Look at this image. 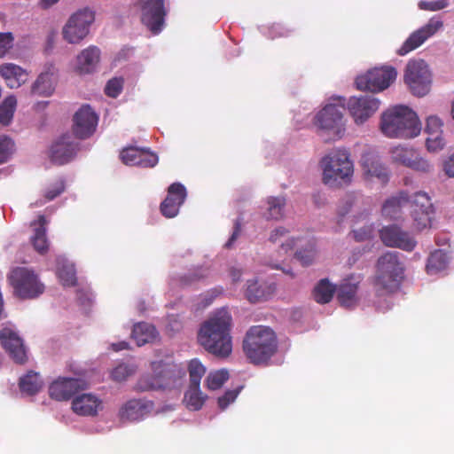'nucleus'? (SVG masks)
Masks as SVG:
<instances>
[{
    "mask_svg": "<svg viewBox=\"0 0 454 454\" xmlns=\"http://www.w3.org/2000/svg\"><path fill=\"white\" fill-rule=\"evenodd\" d=\"M231 317L226 309L217 311L205 321L199 331L198 341L209 353L227 357L232 350L230 335Z\"/></svg>",
    "mask_w": 454,
    "mask_h": 454,
    "instance_id": "f257e3e1",
    "label": "nucleus"
},
{
    "mask_svg": "<svg viewBox=\"0 0 454 454\" xmlns=\"http://www.w3.org/2000/svg\"><path fill=\"white\" fill-rule=\"evenodd\" d=\"M242 348L250 363L265 364L278 350L276 333L268 326H251L243 340Z\"/></svg>",
    "mask_w": 454,
    "mask_h": 454,
    "instance_id": "f03ea898",
    "label": "nucleus"
},
{
    "mask_svg": "<svg viewBox=\"0 0 454 454\" xmlns=\"http://www.w3.org/2000/svg\"><path fill=\"white\" fill-rule=\"evenodd\" d=\"M380 128L389 138H412L421 130L417 114L407 106H395L381 114Z\"/></svg>",
    "mask_w": 454,
    "mask_h": 454,
    "instance_id": "7ed1b4c3",
    "label": "nucleus"
},
{
    "mask_svg": "<svg viewBox=\"0 0 454 454\" xmlns=\"http://www.w3.org/2000/svg\"><path fill=\"white\" fill-rule=\"evenodd\" d=\"M404 264L398 252H387L377 261L374 287L378 295L391 294L399 289L404 278Z\"/></svg>",
    "mask_w": 454,
    "mask_h": 454,
    "instance_id": "20e7f679",
    "label": "nucleus"
},
{
    "mask_svg": "<svg viewBox=\"0 0 454 454\" xmlns=\"http://www.w3.org/2000/svg\"><path fill=\"white\" fill-rule=\"evenodd\" d=\"M320 165L325 184L338 187L351 182L354 173L353 163L345 150H336L325 156Z\"/></svg>",
    "mask_w": 454,
    "mask_h": 454,
    "instance_id": "39448f33",
    "label": "nucleus"
},
{
    "mask_svg": "<svg viewBox=\"0 0 454 454\" xmlns=\"http://www.w3.org/2000/svg\"><path fill=\"white\" fill-rule=\"evenodd\" d=\"M153 374H145L137 380L135 390L146 392L168 387L184 372L174 363L154 361L151 364Z\"/></svg>",
    "mask_w": 454,
    "mask_h": 454,
    "instance_id": "423d86ee",
    "label": "nucleus"
},
{
    "mask_svg": "<svg viewBox=\"0 0 454 454\" xmlns=\"http://www.w3.org/2000/svg\"><path fill=\"white\" fill-rule=\"evenodd\" d=\"M403 80L415 96L423 97L430 91L432 74L423 59L410 60L407 63Z\"/></svg>",
    "mask_w": 454,
    "mask_h": 454,
    "instance_id": "0eeeda50",
    "label": "nucleus"
},
{
    "mask_svg": "<svg viewBox=\"0 0 454 454\" xmlns=\"http://www.w3.org/2000/svg\"><path fill=\"white\" fill-rule=\"evenodd\" d=\"M94 20L95 13L90 9L78 10L70 16L62 28L64 40L71 44L80 43L89 35Z\"/></svg>",
    "mask_w": 454,
    "mask_h": 454,
    "instance_id": "6e6552de",
    "label": "nucleus"
},
{
    "mask_svg": "<svg viewBox=\"0 0 454 454\" xmlns=\"http://www.w3.org/2000/svg\"><path fill=\"white\" fill-rule=\"evenodd\" d=\"M10 282L15 294L20 299H35L44 292L42 284L34 271L18 267L12 271Z\"/></svg>",
    "mask_w": 454,
    "mask_h": 454,
    "instance_id": "1a4fd4ad",
    "label": "nucleus"
},
{
    "mask_svg": "<svg viewBox=\"0 0 454 454\" xmlns=\"http://www.w3.org/2000/svg\"><path fill=\"white\" fill-rule=\"evenodd\" d=\"M397 75L395 68L383 67L368 71L356 79V86L359 90L380 92L389 87Z\"/></svg>",
    "mask_w": 454,
    "mask_h": 454,
    "instance_id": "9d476101",
    "label": "nucleus"
},
{
    "mask_svg": "<svg viewBox=\"0 0 454 454\" xmlns=\"http://www.w3.org/2000/svg\"><path fill=\"white\" fill-rule=\"evenodd\" d=\"M344 109V102L340 105L328 104L317 114L314 124L322 131L331 132L333 136L340 137L345 130L342 113Z\"/></svg>",
    "mask_w": 454,
    "mask_h": 454,
    "instance_id": "9b49d317",
    "label": "nucleus"
},
{
    "mask_svg": "<svg viewBox=\"0 0 454 454\" xmlns=\"http://www.w3.org/2000/svg\"><path fill=\"white\" fill-rule=\"evenodd\" d=\"M380 106V101L372 95L353 96L347 101V109L355 123L367 121Z\"/></svg>",
    "mask_w": 454,
    "mask_h": 454,
    "instance_id": "f8f14e48",
    "label": "nucleus"
},
{
    "mask_svg": "<svg viewBox=\"0 0 454 454\" xmlns=\"http://www.w3.org/2000/svg\"><path fill=\"white\" fill-rule=\"evenodd\" d=\"M411 215L414 227L421 231L431 226L434 206L431 198L424 192H418L410 197Z\"/></svg>",
    "mask_w": 454,
    "mask_h": 454,
    "instance_id": "ddd939ff",
    "label": "nucleus"
},
{
    "mask_svg": "<svg viewBox=\"0 0 454 454\" xmlns=\"http://www.w3.org/2000/svg\"><path fill=\"white\" fill-rule=\"evenodd\" d=\"M0 345L14 363L24 364L27 362V351L24 341L13 329L4 327L0 330Z\"/></svg>",
    "mask_w": 454,
    "mask_h": 454,
    "instance_id": "4468645a",
    "label": "nucleus"
},
{
    "mask_svg": "<svg viewBox=\"0 0 454 454\" xmlns=\"http://www.w3.org/2000/svg\"><path fill=\"white\" fill-rule=\"evenodd\" d=\"M442 21L437 18H432L428 22L414 31L397 50V54L404 56L422 45L429 37L433 36L442 27Z\"/></svg>",
    "mask_w": 454,
    "mask_h": 454,
    "instance_id": "2eb2a0df",
    "label": "nucleus"
},
{
    "mask_svg": "<svg viewBox=\"0 0 454 454\" xmlns=\"http://www.w3.org/2000/svg\"><path fill=\"white\" fill-rule=\"evenodd\" d=\"M73 121L74 136L80 139H86L96 131L98 116L89 105H83L74 114Z\"/></svg>",
    "mask_w": 454,
    "mask_h": 454,
    "instance_id": "dca6fc26",
    "label": "nucleus"
},
{
    "mask_svg": "<svg viewBox=\"0 0 454 454\" xmlns=\"http://www.w3.org/2000/svg\"><path fill=\"white\" fill-rule=\"evenodd\" d=\"M380 238L385 246L407 252L412 251L417 245V241L409 232L403 231L395 224L383 227L380 231Z\"/></svg>",
    "mask_w": 454,
    "mask_h": 454,
    "instance_id": "f3484780",
    "label": "nucleus"
},
{
    "mask_svg": "<svg viewBox=\"0 0 454 454\" xmlns=\"http://www.w3.org/2000/svg\"><path fill=\"white\" fill-rule=\"evenodd\" d=\"M163 0H145L142 4V23L154 35L159 34L164 24Z\"/></svg>",
    "mask_w": 454,
    "mask_h": 454,
    "instance_id": "a211bd4d",
    "label": "nucleus"
},
{
    "mask_svg": "<svg viewBox=\"0 0 454 454\" xmlns=\"http://www.w3.org/2000/svg\"><path fill=\"white\" fill-rule=\"evenodd\" d=\"M86 382L75 378H59L49 387L50 396L57 401H67L85 389Z\"/></svg>",
    "mask_w": 454,
    "mask_h": 454,
    "instance_id": "6ab92c4d",
    "label": "nucleus"
},
{
    "mask_svg": "<svg viewBox=\"0 0 454 454\" xmlns=\"http://www.w3.org/2000/svg\"><path fill=\"white\" fill-rule=\"evenodd\" d=\"M153 401L145 399H130L124 403L119 410L120 420L125 422H135L143 420L153 410Z\"/></svg>",
    "mask_w": 454,
    "mask_h": 454,
    "instance_id": "aec40b11",
    "label": "nucleus"
},
{
    "mask_svg": "<svg viewBox=\"0 0 454 454\" xmlns=\"http://www.w3.org/2000/svg\"><path fill=\"white\" fill-rule=\"evenodd\" d=\"M120 156L124 164L140 168H153L159 161L157 154L136 146L124 148Z\"/></svg>",
    "mask_w": 454,
    "mask_h": 454,
    "instance_id": "412c9836",
    "label": "nucleus"
},
{
    "mask_svg": "<svg viewBox=\"0 0 454 454\" xmlns=\"http://www.w3.org/2000/svg\"><path fill=\"white\" fill-rule=\"evenodd\" d=\"M186 189L180 183H174L168 188V195L160 204V212L167 218L177 215L179 208L186 199Z\"/></svg>",
    "mask_w": 454,
    "mask_h": 454,
    "instance_id": "4be33fe9",
    "label": "nucleus"
},
{
    "mask_svg": "<svg viewBox=\"0 0 454 454\" xmlns=\"http://www.w3.org/2000/svg\"><path fill=\"white\" fill-rule=\"evenodd\" d=\"M79 150V144L74 142L69 135L62 136L55 142L51 149V159L58 164L69 162Z\"/></svg>",
    "mask_w": 454,
    "mask_h": 454,
    "instance_id": "5701e85b",
    "label": "nucleus"
},
{
    "mask_svg": "<svg viewBox=\"0 0 454 454\" xmlns=\"http://www.w3.org/2000/svg\"><path fill=\"white\" fill-rule=\"evenodd\" d=\"M102 409V400L90 393L77 395L72 401V410L80 416L94 417Z\"/></svg>",
    "mask_w": 454,
    "mask_h": 454,
    "instance_id": "b1692460",
    "label": "nucleus"
},
{
    "mask_svg": "<svg viewBox=\"0 0 454 454\" xmlns=\"http://www.w3.org/2000/svg\"><path fill=\"white\" fill-rule=\"evenodd\" d=\"M101 51L95 45H90L76 57V71L81 74L94 73L99 66Z\"/></svg>",
    "mask_w": 454,
    "mask_h": 454,
    "instance_id": "393cba45",
    "label": "nucleus"
},
{
    "mask_svg": "<svg viewBox=\"0 0 454 454\" xmlns=\"http://www.w3.org/2000/svg\"><path fill=\"white\" fill-rule=\"evenodd\" d=\"M361 165L367 179H378L382 184L388 182L387 168L381 164L380 159L372 153H364L361 158Z\"/></svg>",
    "mask_w": 454,
    "mask_h": 454,
    "instance_id": "a878e982",
    "label": "nucleus"
},
{
    "mask_svg": "<svg viewBox=\"0 0 454 454\" xmlns=\"http://www.w3.org/2000/svg\"><path fill=\"white\" fill-rule=\"evenodd\" d=\"M0 74L5 80L6 84L13 89L19 88L27 79V73L20 67L6 63L0 67Z\"/></svg>",
    "mask_w": 454,
    "mask_h": 454,
    "instance_id": "bb28decb",
    "label": "nucleus"
},
{
    "mask_svg": "<svg viewBox=\"0 0 454 454\" xmlns=\"http://www.w3.org/2000/svg\"><path fill=\"white\" fill-rule=\"evenodd\" d=\"M410 201V196L406 192H400L396 195L387 199L381 208L382 215L389 219H397L402 213V208Z\"/></svg>",
    "mask_w": 454,
    "mask_h": 454,
    "instance_id": "cd10ccee",
    "label": "nucleus"
},
{
    "mask_svg": "<svg viewBox=\"0 0 454 454\" xmlns=\"http://www.w3.org/2000/svg\"><path fill=\"white\" fill-rule=\"evenodd\" d=\"M47 223L46 217L41 215L38 216L36 222L31 223L34 226L38 225L35 228V233L31 238V242L34 248L41 254H44L49 249V242L46 237Z\"/></svg>",
    "mask_w": 454,
    "mask_h": 454,
    "instance_id": "c85d7f7f",
    "label": "nucleus"
},
{
    "mask_svg": "<svg viewBox=\"0 0 454 454\" xmlns=\"http://www.w3.org/2000/svg\"><path fill=\"white\" fill-rule=\"evenodd\" d=\"M358 281L353 282L352 278L344 279L337 288V299L340 303L350 308L356 302V292L358 288Z\"/></svg>",
    "mask_w": 454,
    "mask_h": 454,
    "instance_id": "c756f323",
    "label": "nucleus"
},
{
    "mask_svg": "<svg viewBox=\"0 0 454 454\" xmlns=\"http://www.w3.org/2000/svg\"><path fill=\"white\" fill-rule=\"evenodd\" d=\"M157 334V330L153 325L138 323L134 325L131 336L137 346H143L154 340Z\"/></svg>",
    "mask_w": 454,
    "mask_h": 454,
    "instance_id": "7c9ffc66",
    "label": "nucleus"
},
{
    "mask_svg": "<svg viewBox=\"0 0 454 454\" xmlns=\"http://www.w3.org/2000/svg\"><path fill=\"white\" fill-rule=\"evenodd\" d=\"M19 386L22 393L34 395L42 388L43 381L37 372L29 371L20 379Z\"/></svg>",
    "mask_w": 454,
    "mask_h": 454,
    "instance_id": "2f4dec72",
    "label": "nucleus"
},
{
    "mask_svg": "<svg viewBox=\"0 0 454 454\" xmlns=\"http://www.w3.org/2000/svg\"><path fill=\"white\" fill-rule=\"evenodd\" d=\"M336 288L328 281L324 278L315 286L313 291V296L317 302L325 304L328 303L333 296Z\"/></svg>",
    "mask_w": 454,
    "mask_h": 454,
    "instance_id": "473e14b6",
    "label": "nucleus"
},
{
    "mask_svg": "<svg viewBox=\"0 0 454 454\" xmlns=\"http://www.w3.org/2000/svg\"><path fill=\"white\" fill-rule=\"evenodd\" d=\"M54 90L51 76L48 73L41 74L31 88V94L35 96L48 97Z\"/></svg>",
    "mask_w": 454,
    "mask_h": 454,
    "instance_id": "72a5a7b5",
    "label": "nucleus"
},
{
    "mask_svg": "<svg viewBox=\"0 0 454 454\" xmlns=\"http://www.w3.org/2000/svg\"><path fill=\"white\" fill-rule=\"evenodd\" d=\"M447 254L442 250H435L431 253L426 265L428 274H436L447 267Z\"/></svg>",
    "mask_w": 454,
    "mask_h": 454,
    "instance_id": "f704fd0d",
    "label": "nucleus"
},
{
    "mask_svg": "<svg viewBox=\"0 0 454 454\" xmlns=\"http://www.w3.org/2000/svg\"><path fill=\"white\" fill-rule=\"evenodd\" d=\"M390 153L393 162L408 168L411 166L413 158L416 157L415 150L401 145L392 148Z\"/></svg>",
    "mask_w": 454,
    "mask_h": 454,
    "instance_id": "c9c22d12",
    "label": "nucleus"
},
{
    "mask_svg": "<svg viewBox=\"0 0 454 454\" xmlns=\"http://www.w3.org/2000/svg\"><path fill=\"white\" fill-rule=\"evenodd\" d=\"M207 396L200 390V387L190 385L189 389L184 395V401L188 409L199 411L202 408Z\"/></svg>",
    "mask_w": 454,
    "mask_h": 454,
    "instance_id": "e433bc0d",
    "label": "nucleus"
},
{
    "mask_svg": "<svg viewBox=\"0 0 454 454\" xmlns=\"http://www.w3.org/2000/svg\"><path fill=\"white\" fill-rule=\"evenodd\" d=\"M17 100L14 96L7 97L0 105V123L8 125L13 118L16 109Z\"/></svg>",
    "mask_w": 454,
    "mask_h": 454,
    "instance_id": "4c0bfd02",
    "label": "nucleus"
},
{
    "mask_svg": "<svg viewBox=\"0 0 454 454\" xmlns=\"http://www.w3.org/2000/svg\"><path fill=\"white\" fill-rule=\"evenodd\" d=\"M246 297L251 303H255L266 300L267 294L265 290L258 285L257 280L252 279L247 281Z\"/></svg>",
    "mask_w": 454,
    "mask_h": 454,
    "instance_id": "58836bf2",
    "label": "nucleus"
},
{
    "mask_svg": "<svg viewBox=\"0 0 454 454\" xmlns=\"http://www.w3.org/2000/svg\"><path fill=\"white\" fill-rule=\"evenodd\" d=\"M288 234V231L284 227H278L272 231L270 240L272 243L281 242L280 249L284 251V253H287L292 250L294 247V239H288L285 242H282V239L286 237Z\"/></svg>",
    "mask_w": 454,
    "mask_h": 454,
    "instance_id": "ea45409f",
    "label": "nucleus"
},
{
    "mask_svg": "<svg viewBox=\"0 0 454 454\" xmlns=\"http://www.w3.org/2000/svg\"><path fill=\"white\" fill-rule=\"evenodd\" d=\"M268 219L279 220L283 217L286 200L282 197H270L268 200Z\"/></svg>",
    "mask_w": 454,
    "mask_h": 454,
    "instance_id": "a19ab883",
    "label": "nucleus"
},
{
    "mask_svg": "<svg viewBox=\"0 0 454 454\" xmlns=\"http://www.w3.org/2000/svg\"><path fill=\"white\" fill-rule=\"evenodd\" d=\"M58 277L65 286H74L77 283L75 269L73 264H63L58 270Z\"/></svg>",
    "mask_w": 454,
    "mask_h": 454,
    "instance_id": "79ce46f5",
    "label": "nucleus"
},
{
    "mask_svg": "<svg viewBox=\"0 0 454 454\" xmlns=\"http://www.w3.org/2000/svg\"><path fill=\"white\" fill-rule=\"evenodd\" d=\"M137 366L133 364H120L111 372V377L114 381L121 382L135 374Z\"/></svg>",
    "mask_w": 454,
    "mask_h": 454,
    "instance_id": "37998d69",
    "label": "nucleus"
},
{
    "mask_svg": "<svg viewBox=\"0 0 454 454\" xmlns=\"http://www.w3.org/2000/svg\"><path fill=\"white\" fill-rule=\"evenodd\" d=\"M190 385L200 387V380L206 372V368L198 359H192L188 365Z\"/></svg>",
    "mask_w": 454,
    "mask_h": 454,
    "instance_id": "c03bdc74",
    "label": "nucleus"
},
{
    "mask_svg": "<svg viewBox=\"0 0 454 454\" xmlns=\"http://www.w3.org/2000/svg\"><path fill=\"white\" fill-rule=\"evenodd\" d=\"M229 379V373L225 370L211 372L206 379V384L208 389L216 390L220 388Z\"/></svg>",
    "mask_w": 454,
    "mask_h": 454,
    "instance_id": "a18cd8bd",
    "label": "nucleus"
},
{
    "mask_svg": "<svg viewBox=\"0 0 454 454\" xmlns=\"http://www.w3.org/2000/svg\"><path fill=\"white\" fill-rule=\"evenodd\" d=\"M316 256V249L313 244H309L305 248L298 250L295 253V258L302 266L312 264Z\"/></svg>",
    "mask_w": 454,
    "mask_h": 454,
    "instance_id": "49530a36",
    "label": "nucleus"
},
{
    "mask_svg": "<svg viewBox=\"0 0 454 454\" xmlns=\"http://www.w3.org/2000/svg\"><path fill=\"white\" fill-rule=\"evenodd\" d=\"M14 151L13 141L7 137H0V164L8 160Z\"/></svg>",
    "mask_w": 454,
    "mask_h": 454,
    "instance_id": "de8ad7c7",
    "label": "nucleus"
},
{
    "mask_svg": "<svg viewBox=\"0 0 454 454\" xmlns=\"http://www.w3.org/2000/svg\"><path fill=\"white\" fill-rule=\"evenodd\" d=\"M124 81L121 77H114L109 80L105 87V93L111 98H117L123 88Z\"/></svg>",
    "mask_w": 454,
    "mask_h": 454,
    "instance_id": "09e8293b",
    "label": "nucleus"
},
{
    "mask_svg": "<svg viewBox=\"0 0 454 454\" xmlns=\"http://www.w3.org/2000/svg\"><path fill=\"white\" fill-rule=\"evenodd\" d=\"M206 276L207 273L205 270L196 269L193 271L181 276L179 281L183 286H189L201 278H204Z\"/></svg>",
    "mask_w": 454,
    "mask_h": 454,
    "instance_id": "8fccbe9b",
    "label": "nucleus"
},
{
    "mask_svg": "<svg viewBox=\"0 0 454 454\" xmlns=\"http://www.w3.org/2000/svg\"><path fill=\"white\" fill-rule=\"evenodd\" d=\"M449 5V0L420 1L419 7L421 10L436 12L446 8Z\"/></svg>",
    "mask_w": 454,
    "mask_h": 454,
    "instance_id": "3c124183",
    "label": "nucleus"
},
{
    "mask_svg": "<svg viewBox=\"0 0 454 454\" xmlns=\"http://www.w3.org/2000/svg\"><path fill=\"white\" fill-rule=\"evenodd\" d=\"M427 147L430 152H436L443 148L445 142L442 134H431L427 138Z\"/></svg>",
    "mask_w": 454,
    "mask_h": 454,
    "instance_id": "603ef678",
    "label": "nucleus"
},
{
    "mask_svg": "<svg viewBox=\"0 0 454 454\" xmlns=\"http://www.w3.org/2000/svg\"><path fill=\"white\" fill-rule=\"evenodd\" d=\"M374 229L372 224L364 225L359 230H353L352 234L356 241L361 242L369 240L373 236Z\"/></svg>",
    "mask_w": 454,
    "mask_h": 454,
    "instance_id": "864d4df0",
    "label": "nucleus"
},
{
    "mask_svg": "<svg viewBox=\"0 0 454 454\" xmlns=\"http://www.w3.org/2000/svg\"><path fill=\"white\" fill-rule=\"evenodd\" d=\"M14 37L11 32L0 33V57H4L13 46Z\"/></svg>",
    "mask_w": 454,
    "mask_h": 454,
    "instance_id": "5fc2aeb1",
    "label": "nucleus"
},
{
    "mask_svg": "<svg viewBox=\"0 0 454 454\" xmlns=\"http://www.w3.org/2000/svg\"><path fill=\"white\" fill-rule=\"evenodd\" d=\"M442 121L441 119L437 116H429L427 119V125L425 128L426 132L427 135L431 134H442Z\"/></svg>",
    "mask_w": 454,
    "mask_h": 454,
    "instance_id": "6e6d98bb",
    "label": "nucleus"
},
{
    "mask_svg": "<svg viewBox=\"0 0 454 454\" xmlns=\"http://www.w3.org/2000/svg\"><path fill=\"white\" fill-rule=\"evenodd\" d=\"M356 200V196L355 193H348L345 195V197L341 200L340 205L339 207L338 213L340 215L344 216L347 215L351 207H353L354 203Z\"/></svg>",
    "mask_w": 454,
    "mask_h": 454,
    "instance_id": "4d7b16f0",
    "label": "nucleus"
},
{
    "mask_svg": "<svg viewBox=\"0 0 454 454\" xmlns=\"http://www.w3.org/2000/svg\"><path fill=\"white\" fill-rule=\"evenodd\" d=\"M409 168L423 173H428L432 170V165L427 160L419 157L417 153Z\"/></svg>",
    "mask_w": 454,
    "mask_h": 454,
    "instance_id": "13d9d810",
    "label": "nucleus"
},
{
    "mask_svg": "<svg viewBox=\"0 0 454 454\" xmlns=\"http://www.w3.org/2000/svg\"><path fill=\"white\" fill-rule=\"evenodd\" d=\"M242 387L234 390H228L223 395L218 398V405L222 410H224L231 403H232L238 396Z\"/></svg>",
    "mask_w": 454,
    "mask_h": 454,
    "instance_id": "bf43d9fd",
    "label": "nucleus"
},
{
    "mask_svg": "<svg viewBox=\"0 0 454 454\" xmlns=\"http://www.w3.org/2000/svg\"><path fill=\"white\" fill-rule=\"evenodd\" d=\"M65 191L63 181H58L53 184L44 193L46 200L50 201L59 196Z\"/></svg>",
    "mask_w": 454,
    "mask_h": 454,
    "instance_id": "052dcab7",
    "label": "nucleus"
},
{
    "mask_svg": "<svg viewBox=\"0 0 454 454\" xmlns=\"http://www.w3.org/2000/svg\"><path fill=\"white\" fill-rule=\"evenodd\" d=\"M242 231L241 219H237L234 223L233 231L225 244L226 248H231L235 241L240 236Z\"/></svg>",
    "mask_w": 454,
    "mask_h": 454,
    "instance_id": "680f3d73",
    "label": "nucleus"
},
{
    "mask_svg": "<svg viewBox=\"0 0 454 454\" xmlns=\"http://www.w3.org/2000/svg\"><path fill=\"white\" fill-rule=\"evenodd\" d=\"M444 171L450 177H454V154L445 161Z\"/></svg>",
    "mask_w": 454,
    "mask_h": 454,
    "instance_id": "e2e57ef3",
    "label": "nucleus"
},
{
    "mask_svg": "<svg viewBox=\"0 0 454 454\" xmlns=\"http://www.w3.org/2000/svg\"><path fill=\"white\" fill-rule=\"evenodd\" d=\"M112 348L114 351H120L123 349H127L129 348V343L126 341H121L118 343H113Z\"/></svg>",
    "mask_w": 454,
    "mask_h": 454,
    "instance_id": "0e129e2a",
    "label": "nucleus"
},
{
    "mask_svg": "<svg viewBox=\"0 0 454 454\" xmlns=\"http://www.w3.org/2000/svg\"><path fill=\"white\" fill-rule=\"evenodd\" d=\"M59 0H40L39 5L41 6V8L46 10L54 5L55 4H57Z\"/></svg>",
    "mask_w": 454,
    "mask_h": 454,
    "instance_id": "69168bd1",
    "label": "nucleus"
},
{
    "mask_svg": "<svg viewBox=\"0 0 454 454\" xmlns=\"http://www.w3.org/2000/svg\"><path fill=\"white\" fill-rule=\"evenodd\" d=\"M231 276L233 281H235V282L239 281L241 277V271L237 269H232L231 270Z\"/></svg>",
    "mask_w": 454,
    "mask_h": 454,
    "instance_id": "338daca9",
    "label": "nucleus"
},
{
    "mask_svg": "<svg viewBox=\"0 0 454 454\" xmlns=\"http://www.w3.org/2000/svg\"><path fill=\"white\" fill-rule=\"evenodd\" d=\"M43 204V201L40 200V201H36L35 203H31L30 204V207H39V206H42Z\"/></svg>",
    "mask_w": 454,
    "mask_h": 454,
    "instance_id": "774afa93",
    "label": "nucleus"
}]
</instances>
